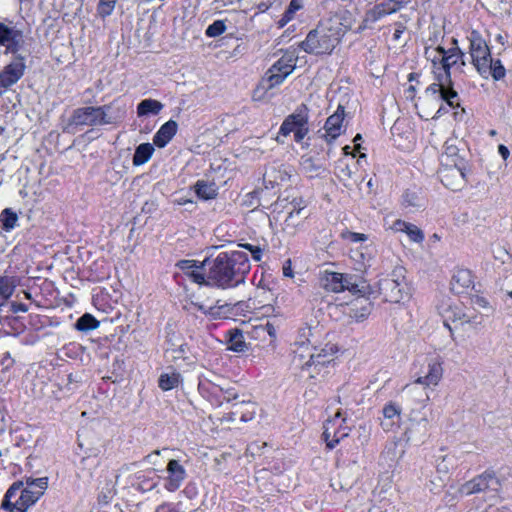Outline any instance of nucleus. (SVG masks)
Listing matches in <instances>:
<instances>
[{
    "mask_svg": "<svg viewBox=\"0 0 512 512\" xmlns=\"http://www.w3.org/2000/svg\"><path fill=\"white\" fill-rule=\"evenodd\" d=\"M177 266L195 283L222 287L235 277H242L249 270L247 254L240 250L223 252L212 260L206 259L202 262L181 260Z\"/></svg>",
    "mask_w": 512,
    "mask_h": 512,
    "instance_id": "obj_1",
    "label": "nucleus"
},
{
    "mask_svg": "<svg viewBox=\"0 0 512 512\" xmlns=\"http://www.w3.org/2000/svg\"><path fill=\"white\" fill-rule=\"evenodd\" d=\"M337 347L326 343L323 346H314L309 338L296 342L293 349L292 365L300 371L302 378L313 379L322 374L336 357Z\"/></svg>",
    "mask_w": 512,
    "mask_h": 512,
    "instance_id": "obj_2",
    "label": "nucleus"
},
{
    "mask_svg": "<svg viewBox=\"0 0 512 512\" xmlns=\"http://www.w3.org/2000/svg\"><path fill=\"white\" fill-rule=\"evenodd\" d=\"M351 26V21L343 24L340 16L335 15L321 22L316 29L311 31L301 43V47L305 52L311 54L330 53Z\"/></svg>",
    "mask_w": 512,
    "mask_h": 512,
    "instance_id": "obj_3",
    "label": "nucleus"
},
{
    "mask_svg": "<svg viewBox=\"0 0 512 512\" xmlns=\"http://www.w3.org/2000/svg\"><path fill=\"white\" fill-rule=\"evenodd\" d=\"M48 487V478H27L25 481L14 483L6 492L1 504L4 509L27 511L45 493Z\"/></svg>",
    "mask_w": 512,
    "mask_h": 512,
    "instance_id": "obj_4",
    "label": "nucleus"
},
{
    "mask_svg": "<svg viewBox=\"0 0 512 512\" xmlns=\"http://www.w3.org/2000/svg\"><path fill=\"white\" fill-rule=\"evenodd\" d=\"M450 107L458 105V94L446 82L432 83L425 92L417 99L415 107L421 118H434L442 110L443 103Z\"/></svg>",
    "mask_w": 512,
    "mask_h": 512,
    "instance_id": "obj_5",
    "label": "nucleus"
},
{
    "mask_svg": "<svg viewBox=\"0 0 512 512\" xmlns=\"http://www.w3.org/2000/svg\"><path fill=\"white\" fill-rule=\"evenodd\" d=\"M438 309L444 319L445 326L451 332L453 329H465L481 323L478 313L462 302H442Z\"/></svg>",
    "mask_w": 512,
    "mask_h": 512,
    "instance_id": "obj_6",
    "label": "nucleus"
},
{
    "mask_svg": "<svg viewBox=\"0 0 512 512\" xmlns=\"http://www.w3.org/2000/svg\"><path fill=\"white\" fill-rule=\"evenodd\" d=\"M405 269L397 265L391 273L379 281V292L384 300L390 303H399L407 297L405 291Z\"/></svg>",
    "mask_w": 512,
    "mask_h": 512,
    "instance_id": "obj_7",
    "label": "nucleus"
},
{
    "mask_svg": "<svg viewBox=\"0 0 512 512\" xmlns=\"http://www.w3.org/2000/svg\"><path fill=\"white\" fill-rule=\"evenodd\" d=\"M111 106L83 107L77 109L73 115V121L77 125H102L113 123L123 115V110L118 108V116L109 114Z\"/></svg>",
    "mask_w": 512,
    "mask_h": 512,
    "instance_id": "obj_8",
    "label": "nucleus"
},
{
    "mask_svg": "<svg viewBox=\"0 0 512 512\" xmlns=\"http://www.w3.org/2000/svg\"><path fill=\"white\" fill-rule=\"evenodd\" d=\"M470 52L473 64L482 75H486L490 67V50L486 42L475 32L470 37Z\"/></svg>",
    "mask_w": 512,
    "mask_h": 512,
    "instance_id": "obj_9",
    "label": "nucleus"
},
{
    "mask_svg": "<svg viewBox=\"0 0 512 512\" xmlns=\"http://www.w3.org/2000/svg\"><path fill=\"white\" fill-rule=\"evenodd\" d=\"M348 433L349 429L345 425V418L340 411H337L325 422L323 436L330 448H333L341 439L348 436Z\"/></svg>",
    "mask_w": 512,
    "mask_h": 512,
    "instance_id": "obj_10",
    "label": "nucleus"
},
{
    "mask_svg": "<svg viewBox=\"0 0 512 512\" xmlns=\"http://www.w3.org/2000/svg\"><path fill=\"white\" fill-rule=\"evenodd\" d=\"M321 286L330 292L339 293L344 290L354 291L356 286L348 275L325 270L320 275Z\"/></svg>",
    "mask_w": 512,
    "mask_h": 512,
    "instance_id": "obj_11",
    "label": "nucleus"
},
{
    "mask_svg": "<svg viewBox=\"0 0 512 512\" xmlns=\"http://www.w3.org/2000/svg\"><path fill=\"white\" fill-rule=\"evenodd\" d=\"M402 8V3L395 0H388L384 3L375 5L369 9L362 21L361 28H370L373 24L381 20L386 15L397 12Z\"/></svg>",
    "mask_w": 512,
    "mask_h": 512,
    "instance_id": "obj_12",
    "label": "nucleus"
},
{
    "mask_svg": "<svg viewBox=\"0 0 512 512\" xmlns=\"http://www.w3.org/2000/svg\"><path fill=\"white\" fill-rule=\"evenodd\" d=\"M439 177L441 182L452 190L460 189L465 183L462 165L455 163L444 162L439 170Z\"/></svg>",
    "mask_w": 512,
    "mask_h": 512,
    "instance_id": "obj_13",
    "label": "nucleus"
},
{
    "mask_svg": "<svg viewBox=\"0 0 512 512\" xmlns=\"http://www.w3.org/2000/svg\"><path fill=\"white\" fill-rule=\"evenodd\" d=\"M307 132V119L301 114H292L288 116L280 128L281 136H288L293 133L294 139L297 142L302 141Z\"/></svg>",
    "mask_w": 512,
    "mask_h": 512,
    "instance_id": "obj_14",
    "label": "nucleus"
},
{
    "mask_svg": "<svg viewBox=\"0 0 512 512\" xmlns=\"http://www.w3.org/2000/svg\"><path fill=\"white\" fill-rule=\"evenodd\" d=\"M25 63L23 58H15L0 73V96L2 89L14 85L24 74Z\"/></svg>",
    "mask_w": 512,
    "mask_h": 512,
    "instance_id": "obj_15",
    "label": "nucleus"
},
{
    "mask_svg": "<svg viewBox=\"0 0 512 512\" xmlns=\"http://www.w3.org/2000/svg\"><path fill=\"white\" fill-rule=\"evenodd\" d=\"M443 375V368L440 363L432 362L428 365V372L419 377L414 384L407 385L406 391L408 393H415L418 390V384L424 387L436 386L440 382Z\"/></svg>",
    "mask_w": 512,
    "mask_h": 512,
    "instance_id": "obj_16",
    "label": "nucleus"
},
{
    "mask_svg": "<svg viewBox=\"0 0 512 512\" xmlns=\"http://www.w3.org/2000/svg\"><path fill=\"white\" fill-rule=\"evenodd\" d=\"M307 217L305 207H293L280 223L282 231L288 235H294Z\"/></svg>",
    "mask_w": 512,
    "mask_h": 512,
    "instance_id": "obj_17",
    "label": "nucleus"
},
{
    "mask_svg": "<svg viewBox=\"0 0 512 512\" xmlns=\"http://www.w3.org/2000/svg\"><path fill=\"white\" fill-rule=\"evenodd\" d=\"M405 449L402 446L400 438H393L388 442L380 454V463L392 466L399 462L403 457Z\"/></svg>",
    "mask_w": 512,
    "mask_h": 512,
    "instance_id": "obj_18",
    "label": "nucleus"
},
{
    "mask_svg": "<svg viewBox=\"0 0 512 512\" xmlns=\"http://www.w3.org/2000/svg\"><path fill=\"white\" fill-rule=\"evenodd\" d=\"M380 425L386 432L394 430L399 426L401 420V408L393 402L387 403L382 409Z\"/></svg>",
    "mask_w": 512,
    "mask_h": 512,
    "instance_id": "obj_19",
    "label": "nucleus"
},
{
    "mask_svg": "<svg viewBox=\"0 0 512 512\" xmlns=\"http://www.w3.org/2000/svg\"><path fill=\"white\" fill-rule=\"evenodd\" d=\"M436 52L439 55V59L444 69V78L439 80L441 82H446V84L449 85V69L462 58L463 53L458 48L450 49L446 52L442 47H437Z\"/></svg>",
    "mask_w": 512,
    "mask_h": 512,
    "instance_id": "obj_20",
    "label": "nucleus"
},
{
    "mask_svg": "<svg viewBox=\"0 0 512 512\" xmlns=\"http://www.w3.org/2000/svg\"><path fill=\"white\" fill-rule=\"evenodd\" d=\"M167 472L168 477L165 487L169 491H175L181 486L183 480L185 479V469L179 463V461L173 459L170 460L167 465Z\"/></svg>",
    "mask_w": 512,
    "mask_h": 512,
    "instance_id": "obj_21",
    "label": "nucleus"
},
{
    "mask_svg": "<svg viewBox=\"0 0 512 512\" xmlns=\"http://www.w3.org/2000/svg\"><path fill=\"white\" fill-rule=\"evenodd\" d=\"M344 118V107L339 105L337 110L326 120L325 131L327 138L334 140L342 133Z\"/></svg>",
    "mask_w": 512,
    "mask_h": 512,
    "instance_id": "obj_22",
    "label": "nucleus"
},
{
    "mask_svg": "<svg viewBox=\"0 0 512 512\" xmlns=\"http://www.w3.org/2000/svg\"><path fill=\"white\" fill-rule=\"evenodd\" d=\"M494 482L496 479L493 475L483 474L463 484L459 491L464 495H471L488 489Z\"/></svg>",
    "mask_w": 512,
    "mask_h": 512,
    "instance_id": "obj_23",
    "label": "nucleus"
},
{
    "mask_svg": "<svg viewBox=\"0 0 512 512\" xmlns=\"http://www.w3.org/2000/svg\"><path fill=\"white\" fill-rule=\"evenodd\" d=\"M178 129L176 121L169 120L164 123L153 137V144L159 148L165 147L175 136Z\"/></svg>",
    "mask_w": 512,
    "mask_h": 512,
    "instance_id": "obj_24",
    "label": "nucleus"
},
{
    "mask_svg": "<svg viewBox=\"0 0 512 512\" xmlns=\"http://www.w3.org/2000/svg\"><path fill=\"white\" fill-rule=\"evenodd\" d=\"M451 289L456 293H462L473 286V277L468 269H457L451 279Z\"/></svg>",
    "mask_w": 512,
    "mask_h": 512,
    "instance_id": "obj_25",
    "label": "nucleus"
},
{
    "mask_svg": "<svg viewBox=\"0 0 512 512\" xmlns=\"http://www.w3.org/2000/svg\"><path fill=\"white\" fill-rule=\"evenodd\" d=\"M250 333L252 337L257 340L263 341L266 339V335H268L272 341H275L277 337V328L269 320H258L256 324L252 325Z\"/></svg>",
    "mask_w": 512,
    "mask_h": 512,
    "instance_id": "obj_26",
    "label": "nucleus"
},
{
    "mask_svg": "<svg viewBox=\"0 0 512 512\" xmlns=\"http://www.w3.org/2000/svg\"><path fill=\"white\" fill-rule=\"evenodd\" d=\"M296 64L297 56L292 52H287L272 66V72H278L287 77L294 71Z\"/></svg>",
    "mask_w": 512,
    "mask_h": 512,
    "instance_id": "obj_27",
    "label": "nucleus"
},
{
    "mask_svg": "<svg viewBox=\"0 0 512 512\" xmlns=\"http://www.w3.org/2000/svg\"><path fill=\"white\" fill-rule=\"evenodd\" d=\"M163 107V103L156 99H144L137 105V116L157 115L162 111Z\"/></svg>",
    "mask_w": 512,
    "mask_h": 512,
    "instance_id": "obj_28",
    "label": "nucleus"
},
{
    "mask_svg": "<svg viewBox=\"0 0 512 512\" xmlns=\"http://www.w3.org/2000/svg\"><path fill=\"white\" fill-rule=\"evenodd\" d=\"M16 286L17 281L15 277L7 275L0 277V308L3 307L13 295Z\"/></svg>",
    "mask_w": 512,
    "mask_h": 512,
    "instance_id": "obj_29",
    "label": "nucleus"
},
{
    "mask_svg": "<svg viewBox=\"0 0 512 512\" xmlns=\"http://www.w3.org/2000/svg\"><path fill=\"white\" fill-rule=\"evenodd\" d=\"M181 383L182 377L180 373L176 371L161 374L158 381L159 387L163 391H169L177 388Z\"/></svg>",
    "mask_w": 512,
    "mask_h": 512,
    "instance_id": "obj_30",
    "label": "nucleus"
},
{
    "mask_svg": "<svg viewBox=\"0 0 512 512\" xmlns=\"http://www.w3.org/2000/svg\"><path fill=\"white\" fill-rule=\"evenodd\" d=\"M154 153V146L150 143L140 144L133 156V165L141 166L148 162Z\"/></svg>",
    "mask_w": 512,
    "mask_h": 512,
    "instance_id": "obj_31",
    "label": "nucleus"
},
{
    "mask_svg": "<svg viewBox=\"0 0 512 512\" xmlns=\"http://www.w3.org/2000/svg\"><path fill=\"white\" fill-rule=\"evenodd\" d=\"M194 188L197 196L203 200H211L218 195V189L214 183L197 181Z\"/></svg>",
    "mask_w": 512,
    "mask_h": 512,
    "instance_id": "obj_32",
    "label": "nucleus"
},
{
    "mask_svg": "<svg viewBox=\"0 0 512 512\" xmlns=\"http://www.w3.org/2000/svg\"><path fill=\"white\" fill-rule=\"evenodd\" d=\"M228 348L236 352H242L247 348L242 332L238 329L229 331Z\"/></svg>",
    "mask_w": 512,
    "mask_h": 512,
    "instance_id": "obj_33",
    "label": "nucleus"
},
{
    "mask_svg": "<svg viewBox=\"0 0 512 512\" xmlns=\"http://www.w3.org/2000/svg\"><path fill=\"white\" fill-rule=\"evenodd\" d=\"M444 162L462 165V159L459 156L458 148L453 144H449L448 142L445 144V150L441 156V165H444Z\"/></svg>",
    "mask_w": 512,
    "mask_h": 512,
    "instance_id": "obj_34",
    "label": "nucleus"
},
{
    "mask_svg": "<svg viewBox=\"0 0 512 512\" xmlns=\"http://www.w3.org/2000/svg\"><path fill=\"white\" fill-rule=\"evenodd\" d=\"M302 6H303L302 0H291L285 13L281 17V19L278 21L279 27L282 28L286 24H288L294 18L295 13L298 10H300L302 8Z\"/></svg>",
    "mask_w": 512,
    "mask_h": 512,
    "instance_id": "obj_35",
    "label": "nucleus"
},
{
    "mask_svg": "<svg viewBox=\"0 0 512 512\" xmlns=\"http://www.w3.org/2000/svg\"><path fill=\"white\" fill-rule=\"evenodd\" d=\"M357 477L349 472H343L339 478L334 480L332 486L335 490H349L356 483Z\"/></svg>",
    "mask_w": 512,
    "mask_h": 512,
    "instance_id": "obj_36",
    "label": "nucleus"
},
{
    "mask_svg": "<svg viewBox=\"0 0 512 512\" xmlns=\"http://www.w3.org/2000/svg\"><path fill=\"white\" fill-rule=\"evenodd\" d=\"M239 415V411L229 412L222 417L209 416V419L216 426H221L224 429H230L231 426L236 422V418Z\"/></svg>",
    "mask_w": 512,
    "mask_h": 512,
    "instance_id": "obj_37",
    "label": "nucleus"
},
{
    "mask_svg": "<svg viewBox=\"0 0 512 512\" xmlns=\"http://www.w3.org/2000/svg\"><path fill=\"white\" fill-rule=\"evenodd\" d=\"M271 90H273V88L262 78L253 91V100L264 101L269 99L272 96Z\"/></svg>",
    "mask_w": 512,
    "mask_h": 512,
    "instance_id": "obj_38",
    "label": "nucleus"
},
{
    "mask_svg": "<svg viewBox=\"0 0 512 512\" xmlns=\"http://www.w3.org/2000/svg\"><path fill=\"white\" fill-rule=\"evenodd\" d=\"M98 327L99 322L91 314H84L76 322V328L80 331L95 330Z\"/></svg>",
    "mask_w": 512,
    "mask_h": 512,
    "instance_id": "obj_39",
    "label": "nucleus"
},
{
    "mask_svg": "<svg viewBox=\"0 0 512 512\" xmlns=\"http://www.w3.org/2000/svg\"><path fill=\"white\" fill-rule=\"evenodd\" d=\"M18 221V216L11 209L7 208L0 214V222L2 223L3 229L10 231L13 229Z\"/></svg>",
    "mask_w": 512,
    "mask_h": 512,
    "instance_id": "obj_40",
    "label": "nucleus"
},
{
    "mask_svg": "<svg viewBox=\"0 0 512 512\" xmlns=\"http://www.w3.org/2000/svg\"><path fill=\"white\" fill-rule=\"evenodd\" d=\"M469 308L478 315L481 311H489L491 309L489 302L481 296H473L469 299Z\"/></svg>",
    "mask_w": 512,
    "mask_h": 512,
    "instance_id": "obj_41",
    "label": "nucleus"
},
{
    "mask_svg": "<svg viewBox=\"0 0 512 512\" xmlns=\"http://www.w3.org/2000/svg\"><path fill=\"white\" fill-rule=\"evenodd\" d=\"M404 233L407 234L409 239L415 243H421L424 240V234L422 230L412 223L408 224Z\"/></svg>",
    "mask_w": 512,
    "mask_h": 512,
    "instance_id": "obj_42",
    "label": "nucleus"
},
{
    "mask_svg": "<svg viewBox=\"0 0 512 512\" xmlns=\"http://www.w3.org/2000/svg\"><path fill=\"white\" fill-rule=\"evenodd\" d=\"M263 78L273 89L282 84L286 79V77L282 76L280 73L272 72V67L266 72Z\"/></svg>",
    "mask_w": 512,
    "mask_h": 512,
    "instance_id": "obj_43",
    "label": "nucleus"
},
{
    "mask_svg": "<svg viewBox=\"0 0 512 512\" xmlns=\"http://www.w3.org/2000/svg\"><path fill=\"white\" fill-rule=\"evenodd\" d=\"M488 74L491 75L495 80H499V79L504 77L505 69H504V67L501 65V63L499 61L493 62L492 59H491L490 60V67L487 70V73H486L485 76H487Z\"/></svg>",
    "mask_w": 512,
    "mask_h": 512,
    "instance_id": "obj_44",
    "label": "nucleus"
},
{
    "mask_svg": "<svg viewBox=\"0 0 512 512\" xmlns=\"http://www.w3.org/2000/svg\"><path fill=\"white\" fill-rule=\"evenodd\" d=\"M117 0H99L98 13L102 17H106L112 14Z\"/></svg>",
    "mask_w": 512,
    "mask_h": 512,
    "instance_id": "obj_45",
    "label": "nucleus"
},
{
    "mask_svg": "<svg viewBox=\"0 0 512 512\" xmlns=\"http://www.w3.org/2000/svg\"><path fill=\"white\" fill-rule=\"evenodd\" d=\"M225 30H226V25H225L224 21L217 20L208 26V28L206 30V35L209 37H217V36L223 34L225 32Z\"/></svg>",
    "mask_w": 512,
    "mask_h": 512,
    "instance_id": "obj_46",
    "label": "nucleus"
},
{
    "mask_svg": "<svg viewBox=\"0 0 512 512\" xmlns=\"http://www.w3.org/2000/svg\"><path fill=\"white\" fill-rule=\"evenodd\" d=\"M353 174L354 172L352 171V169L349 167V165L345 164L343 165L340 169H339V172L337 174L339 180L341 182H343V184L346 186V187H350L351 186V179L353 177Z\"/></svg>",
    "mask_w": 512,
    "mask_h": 512,
    "instance_id": "obj_47",
    "label": "nucleus"
},
{
    "mask_svg": "<svg viewBox=\"0 0 512 512\" xmlns=\"http://www.w3.org/2000/svg\"><path fill=\"white\" fill-rule=\"evenodd\" d=\"M16 33L4 24L0 23V43L9 46L14 40Z\"/></svg>",
    "mask_w": 512,
    "mask_h": 512,
    "instance_id": "obj_48",
    "label": "nucleus"
},
{
    "mask_svg": "<svg viewBox=\"0 0 512 512\" xmlns=\"http://www.w3.org/2000/svg\"><path fill=\"white\" fill-rule=\"evenodd\" d=\"M359 304H361L360 305L361 306L360 314H358L355 311V313L353 315L357 320L364 319L365 317H367L370 314V311H371V304L367 300H362V301H360Z\"/></svg>",
    "mask_w": 512,
    "mask_h": 512,
    "instance_id": "obj_49",
    "label": "nucleus"
},
{
    "mask_svg": "<svg viewBox=\"0 0 512 512\" xmlns=\"http://www.w3.org/2000/svg\"><path fill=\"white\" fill-rule=\"evenodd\" d=\"M436 470L439 476H442L445 480L447 479L450 471V463L445 457L437 464Z\"/></svg>",
    "mask_w": 512,
    "mask_h": 512,
    "instance_id": "obj_50",
    "label": "nucleus"
},
{
    "mask_svg": "<svg viewBox=\"0 0 512 512\" xmlns=\"http://www.w3.org/2000/svg\"><path fill=\"white\" fill-rule=\"evenodd\" d=\"M195 306H197L199 310L203 311L205 315L210 316L213 319L220 316V307L205 308L204 305L197 303H195Z\"/></svg>",
    "mask_w": 512,
    "mask_h": 512,
    "instance_id": "obj_51",
    "label": "nucleus"
},
{
    "mask_svg": "<svg viewBox=\"0 0 512 512\" xmlns=\"http://www.w3.org/2000/svg\"><path fill=\"white\" fill-rule=\"evenodd\" d=\"M240 247L242 248H245L247 250H249V252L251 253L252 255V258L255 260V261H260L261 260V257H262V250L260 247L258 246H253L251 244H240L239 245Z\"/></svg>",
    "mask_w": 512,
    "mask_h": 512,
    "instance_id": "obj_52",
    "label": "nucleus"
},
{
    "mask_svg": "<svg viewBox=\"0 0 512 512\" xmlns=\"http://www.w3.org/2000/svg\"><path fill=\"white\" fill-rule=\"evenodd\" d=\"M408 222L406 221H403L401 219H397L395 220L389 227V229L393 232H403L405 231V229L407 228L408 226Z\"/></svg>",
    "mask_w": 512,
    "mask_h": 512,
    "instance_id": "obj_53",
    "label": "nucleus"
},
{
    "mask_svg": "<svg viewBox=\"0 0 512 512\" xmlns=\"http://www.w3.org/2000/svg\"><path fill=\"white\" fill-rule=\"evenodd\" d=\"M429 486L431 491L440 490L445 486V479L442 476L431 479L429 481Z\"/></svg>",
    "mask_w": 512,
    "mask_h": 512,
    "instance_id": "obj_54",
    "label": "nucleus"
},
{
    "mask_svg": "<svg viewBox=\"0 0 512 512\" xmlns=\"http://www.w3.org/2000/svg\"><path fill=\"white\" fill-rule=\"evenodd\" d=\"M246 406L248 408H251L247 413H241V421L247 422L249 420H252L255 417V407L251 403H247Z\"/></svg>",
    "mask_w": 512,
    "mask_h": 512,
    "instance_id": "obj_55",
    "label": "nucleus"
},
{
    "mask_svg": "<svg viewBox=\"0 0 512 512\" xmlns=\"http://www.w3.org/2000/svg\"><path fill=\"white\" fill-rule=\"evenodd\" d=\"M283 275L285 277H294L291 260H287L283 265Z\"/></svg>",
    "mask_w": 512,
    "mask_h": 512,
    "instance_id": "obj_56",
    "label": "nucleus"
},
{
    "mask_svg": "<svg viewBox=\"0 0 512 512\" xmlns=\"http://www.w3.org/2000/svg\"><path fill=\"white\" fill-rule=\"evenodd\" d=\"M349 239L352 242H362V241H365L367 239V237L365 234H362V233L351 232V233H349Z\"/></svg>",
    "mask_w": 512,
    "mask_h": 512,
    "instance_id": "obj_57",
    "label": "nucleus"
},
{
    "mask_svg": "<svg viewBox=\"0 0 512 512\" xmlns=\"http://www.w3.org/2000/svg\"><path fill=\"white\" fill-rule=\"evenodd\" d=\"M498 152L504 160H506L510 155L509 149L503 144L498 146Z\"/></svg>",
    "mask_w": 512,
    "mask_h": 512,
    "instance_id": "obj_58",
    "label": "nucleus"
},
{
    "mask_svg": "<svg viewBox=\"0 0 512 512\" xmlns=\"http://www.w3.org/2000/svg\"><path fill=\"white\" fill-rule=\"evenodd\" d=\"M361 140H362V136L360 134H357L354 137L353 142H354V150L355 151H359V149L361 148V144H360Z\"/></svg>",
    "mask_w": 512,
    "mask_h": 512,
    "instance_id": "obj_59",
    "label": "nucleus"
},
{
    "mask_svg": "<svg viewBox=\"0 0 512 512\" xmlns=\"http://www.w3.org/2000/svg\"><path fill=\"white\" fill-rule=\"evenodd\" d=\"M156 512H176V511L168 505H161L157 508Z\"/></svg>",
    "mask_w": 512,
    "mask_h": 512,
    "instance_id": "obj_60",
    "label": "nucleus"
},
{
    "mask_svg": "<svg viewBox=\"0 0 512 512\" xmlns=\"http://www.w3.org/2000/svg\"><path fill=\"white\" fill-rule=\"evenodd\" d=\"M176 203H177V205L183 206L188 203H192V201L190 199L180 198V199L176 200Z\"/></svg>",
    "mask_w": 512,
    "mask_h": 512,
    "instance_id": "obj_61",
    "label": "nucleus"
},
{
    "mask_svg": "<svg viewBox=\"0 0 512 512\" xmlns=\"http://www.w3.org/2000/svg\"><path fill=\"white\" fill-rule=\"evenodd\" d=\"M351 147L349 145H346L345 147H343V152L345 155H349L351 154L352 156H355V154L353 152H351Z\"/></svg>",
    "mask_w": 512,
    "mask_h": 512,
    "instance_id": "obj_62",
    "label": "nucleus"
},
{
    "mask_svg": "<svg viewBox=\"0 0 512 512\" xmlns=\"http://www.w3.org/2000/svg\"><path fill=\"white\" fill-rule=\"evenodd\" d=\"M428 399H429V397H428L427 393L423 392L419 401L424 404L428 401Z\"/></svg>",
    "mask_w": 512,
    "mask_h": 512,
    "instance_id": "obj_63",
    "label": "nucleus"
},
{
    "mask_svg": "<svg viewBox=\"0 0 512 512\" xmlns=\"http://www.w3.org/2000/svg\"><path fill=\"white\" fill-rule=\"evenodd\" d=\"M237 398H238L237 394L229 393L225 399L227 402H230L231 400H236Z\"/></svg>",
    "mask_w": 512,
    "mask_h": 512,
    "instance_id": "obj_64",
    "label": "nucleus"
}]
</instances>
